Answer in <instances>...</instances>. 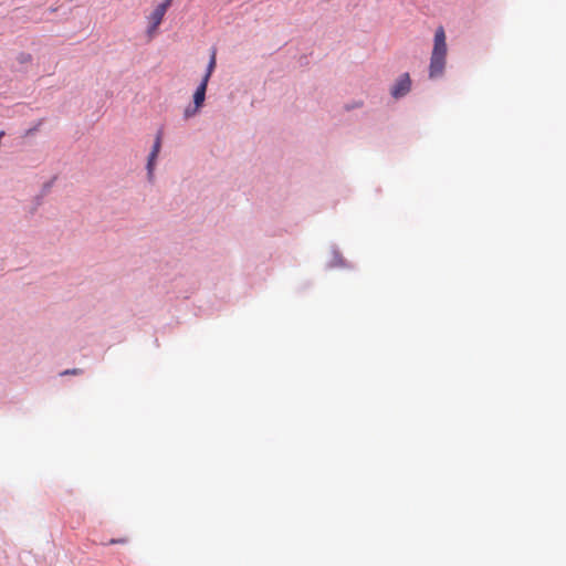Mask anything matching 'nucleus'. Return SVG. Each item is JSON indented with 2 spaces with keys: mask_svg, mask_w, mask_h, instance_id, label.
<instances>
[{
  "mask_svg": "<svg viewBox=\"0 0 566 566\" xmlns=\"http://www.w3.org/2000/svg\"><path fill=\"white\" fill-rule=\"evenodd\" d=\"M447 36L443 27L437 28L433 38V48L430 56L429 77L438 78L443 75L447 64Z\"/></svg>",
  "mask_w": 566,
  "mask_h": 566,
  "instance_id": "nucleus-1",
  "label": "nucleus"
},
{
  "mask_svg": "<svg viewBox=\"0 0 566 566\" xmlns=\"http://www.w3.org/2000/svg\"><path fill=\"white\" fill-rule=\"evenodd\" d=\"M166 12L167 11L165 10L164 6H157L155 10L147 17V34L149 38H153L154 34L157 32V29L161 24Z\"/></svg>",
  "mask_w": 566,
  "mask_h": 566,
  "instance_id": "nucleus-2",
  "label": "nucleus"
},
{
  "mask_svg": "<svg viewBox=\"0 0 566 566\" xmlns=\"http://www.w3.org/2000/svg\"><path fill=\"white\" fill-rule=\"evenodd\" d=\"M411 87V80L408 73H403L391 88V95L395 98L405 96Z\"/></svg>",
  "mask_w": 566,
  "mask_h": 566,
  "instance_id": "nucleus-3",
  "label": "nucleus"
},
{
  "mask_svg": "<svg viewBox=\"0 0 566 566\" xmlns=\"http://www.w3.org/2000/svg\"><path fill=\"white\" fill-rule=\"evenodd\" d=\"M161 137H163V132L159 130L156 135V139H155V143H154V146H153V149L149 154V157H148V163H147V169H148V175L151 176L153 175V171H154V166H155V160L160 151V147H161Z\"/></svg>",
  "mask_w": 566,
  "mask_h": 566,
  "instance_id": "nucleus-4",
  "label": "nucleus"
},
{
  "mask_svg": "<svg viewBox=\"0 0 566 566\" xmlns=\"http://www.w3.org/2000/svg\"><path fill=\"white\" fill-rule=\"evenodd\" d=\"M207 85H208L207 82L201 81L200 85L197 87V90L193 94V104L197 107H201L205 102Z\"/></svg>",
  "mask_w": 566,
  "mask_h": 566,
  "instance_id": "nucleus-5",
  "label": "nucleus"
},
{
  "mask_svg": "<svg viewBox=\"0 0 566 566\" xmlns=\"http://www.w3.org/2000/svg\"><path fill=\"white\" fill-rule=\"evenodd\" d=\"M216 50L213 49L212 52H211V56H210V61H209V64H208V67H207V72L202 78L203 82H209V78L212 74V72L214 71V67H216V63H217V59H216Z\"/></svg>",
  "mask_w": 566,
  "mask_h": 566,
  "instance_id": "nucleus-6",
  "label": "nucleus"
},
{
  "mask_svg": "<svg viewBox=\"0 0 566 566\" xmlns=\"http://www.w3.org/2000/svg\"><path fill=\"white\" fill-rule=\"evenodd\" d=\"M200 107H197L196 105L193 106H188L186 109H185V118H189L193 115L197 114V112L199 111Z\"/></svg>",
  "mask_w": 566,
  "mask_h": 566,
  "instance_id": "nucleus-7",
  "label": "nucleus"
},
{
  "mask_svg": "<svg viewBox=\"0 0 566 566\" xmlns=\"http://www.w3.org/2000/svg\"><path fill=\"white\" fill-rule=\"evenodd\" d=\"M19 61H20L21 63L30 62V61H31V55H30V54H28V53H21V54L19 55Z\"/></svg>",
  "mask_w": 566,
  "mask_h": 566,
  "instance_id": "nucleus-8",
  "label": "nucleus"
},
{
  "mask_svg": "<svg viewBox=\"0 0 566 566\" xmlns=\"http://www.w3.org/2000/svg\"><path fill=\"white\" fill-rule=\"evenodd\" d=\"M80 373H81V370L75 368V369L64 370L61 375H77Z\"/></svg>",
  "mask_w": 566,
  "mask_h": 566,
  "instance_id": "nucleus-9",
  "label": "nucleus"
},
{
  "mask_svg": "<svg viewBox=\"0 0 566 566\" xmlns=\"http://www.w3.org/2000/svg\"><path fill=\"white\" fill-rule=\"evenodd\" d=\"M126 542H127V539H126V538H119V539H114V538H113V539H111V541H109V544H111V545H113V544H124V543H126Z\"/></svg>",
  "mask_w": 566,
  "mask_h": 566,
  "instance_id": "nucleus-10",
  "label": "nucleus"
},
{
  "mask_svg": "<svg viewBox=\"0 0 566 566\" xmlns=\"http://www.w3.org/2000/svg\"><path fill=\"white\" fill-rule=\"evenodd\" d=\"M171 2L172 0H165L163 3H160L159 6H164L165 7V10L167 11L168 8L171 6Z\"/></svg>",
  "mask_w": 566,
  "mask_h": 566,
  "instance_id": "nucleus-11",
  "label": "nucleus"
},
{
  "mask_svg": "<svg viewBox=\"0 0 566 566\" xmlns=\"http://www.w3.org/2000/svg\"><path fill=\"white\" fill-rule=\"evenodd\" d=\"M35 129H36V128H34V130H35ZM32 132H33V129H29V130L27 132V135H30Z\"/></svg>",
  "mask_w": 566,
  "mask_h": 566,
  "instance_id": "nucleus-12",
  "label": "nucleus"
}]
</instances>
